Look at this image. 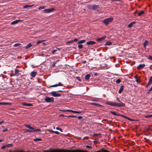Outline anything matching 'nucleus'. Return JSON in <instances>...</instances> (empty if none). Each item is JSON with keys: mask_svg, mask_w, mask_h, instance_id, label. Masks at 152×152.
Returning <instances> with one entry per match:
<instances>
[{"mask_svg": "<svg viewBox=\"0 0 152 152\" xmlns=\"http://www.w3.org/2000/svg\"><path fill=\"white\" fill-rule=\"evenodd\" d=\"M113 20V18H106L103 20V22L105 25H107L109 23L112 22Z\"/></svg>", "mask_w": 152, "mask_h": 152, "instance_id": "f257e3e1", "label": "nucleus"}, {"mask_svg": "<svg viewBox=\"0 0 152 152\" xmlns=\"http://www.w3.org/2000/svg\"><path fill=\"white\" fill-rule=\"evenodd\" d=\"M25 126L27 128H28L30 130H31V132H41V130L40 129H35L33 128L32 127L30 126L25 124Z\"/></svg>", "mask_w": 152, "mask_h": 152, "instance_id": "f03ea898", "label": "nucleus"}, {"mask_svg": "<svg viewBox=\"0 0 152 152\" xmlns=\"http://www.w3.org/2000/svg\"><path fill=\"white\" fill-rule=\"evenodd\" d=\"M88 8L90 9L96 10L99 9V7L98 5L92 4L89 5L88 6Z\"/></svg>", "mask_w": 152, "mask_h": 152, "instance_id": "7ed1b4c3", "label": "nucleus"}, {"mask_svg": "<svg viewBox=\"0 0 152 152\" xmlns=\"http://www.w3.org/2000/svg\"><path fill=\"white\" fill-rule=\"evenodd\" d=\"M44 100L46 102H53L54 101V99L53 97L47 96L45 98Z\"/></svg>", "mask_w": 152, "mask_h": 152, "instance_id": "20e7f679", "label": "nucleus"}, {"mask_svg": "<svg viewBox=\"0 0 152 152\" xmlns=\"http://www.w3.org/2000/svg\"><path fill=\"white\" fill-rule=\"evenodd\" d=\"M55 10L54 8H51V9H45L43 10L45 13H50Z\"/></svg>", "mask_w": 152, "mask_h": 152, "instance_id": "39448f33", "label": "nucleus"}, {"mask_svg": "<svg viewBox=\"0 0 152 152\" xmlns=\"http://www.w3.org/2000/svg\"><path fill=\"white\" fill-rule=\"evenodd\" d=\"M50 94L54 97H59L61 96V94H57L56 91H53L50 93Z\"/></svg>", "mask_w": 152, "mask_h": 152, "instance_id": "423d86ee", "label": "nucleus"}, {"mask_svg": "<svg viewBox=\"0 0 152 152\" xmlns=\"http://www.w3.org/2000/svg\"><path fill=\"white\" fill-rule=\"evenodd\" d=\"M63 111H66V112H72L73 113H81V112L80 111H75V110H62Z\"/></svg>", "mask_w": 152, "mask_h": 152, "instance_id": "0eeeda50", "label": "nucleus"}, {"mask_svg": "<svg viewBox=\"0 0 152 152\" xmlns=\"http://www.w3.org/2000/svg\"><path fill=\"white\" fill-rule=\"evenodd\" d=\"M152 83V76L150 78L149 81L147 83V84L146 85L145 87L146 88H148L150 85H151Z\"/></svg>", "mask_w": 152, "mask_h": 152, "instance_id": "6e6552de", "label": "nucleus"}, {"mask_svg": "<svg viewBox=\"0 0 152 152\" xmlns=\"http://www.w3.org/2000/svg\"><path fill=\"white\" fill-rule=\"evenodd\" d=\"M125 106V104L124 103L122 102H120V103H116V107H124Z\"/></svg>", "mask_w": 152, "mask_h": 152, "instance_id": "1a4fd4ad", "label": "nucleus"}, {"mask_svg": "<svg viewBox=\"0 0 152 152\" xmlns=\"http://www.w3.org/2000/svg\"><path fill=\"white\" fill-rule=\"evenodd\" d=\"M15 73L12 75V76H15L16 75H19V71L18 69H15Z\"/></svg>", "mask_w": 152, "mask_h": 152, "instance_id": "9d476101", "label": "nucleus"}, {"mask_svg": "<svg viewBox=\"0 0 152 152\" xmlns=\"http://www.w3.org/2000/svg\"><path fill=\"white\" fill-rule=\"evenodd\" d=\"M145 66V64H140L137 67V69L138 70H140L141 68L144 67Z\"/></svg>", "mask_w": 152, "mask_h": 152, "instance_id": "9b49d317", "label": "nucleus"}, {"mask_svg": "<svg viewBox=\"0 0 152 152\" xmlns=\"http://www.w3.org/2000/svg\"><path fill=\"white\" fill-rule=\"evenodd\" d=\"M96 43V42L92 41H90L88 42H86V44L88 45H93L95 44Z\"/></svg>", "mask_w": 152, "mask_h": 152, "instance_id": "f8f14e48", "label": "nucleus"}, {"mask_svg": "<svg viewBox=\"0 0 152 152\" xmlns=\"http://www.w3.org/2000/svg\"><path fill=\"white\" fill-rule=\"evenodd\" d=\"M106 36H104L103 37H102L99 38H97L96 40L98 42H100L104 40L106 38Z\"/></svg>", "mask_w": 152, "mask_h": 152, "instance_id": "ddd939ff", "label": "nucleus"}, {"mask_svg": "<svg viewBox=\"0 0 152 152\" xmlns=\"http://www.w3.org/2000/svg\"><path fill=\"white\" fill-rule=\"evenodd\" d=\"M63 86V85L61 83L59 82L58 83V84H56L54 85H53L52 86H51L49 87L50 88V87H56L58 86Z\"/></svg>", "mask_w": 152, "mask_h": 152, "instance_id": "4468645a", "label": "nucleus"}, {"mask_svg": "<svg viewBox=\"0 0 152 152\" xmlns=\"http://www.w3.org/2000/svg\"><path fill=\"white\" fill-rule=\"evenodd\" d=\"M22 104L23 105L26 106V107H29V106H33V105L30 103H26L25 102H23L22 103Z\"/></svg>", "mask_w": 152, "mask_h": 152, "instance_id": "2eb2a0df", "label": "nucleus"}, {"mask_svg": "<svg viewBox=\"0 0 152 152\" xmlns=\"http://www.w3.org/2000/svg\"><path fill=\"white\" fill-rule=\"evenodd\" d=\"M21 21V20H16L13 21L11 22V25H14L18 23L19 22H20Z\"/></svg>", "mask_w": 152, "mask_h": 152, "instance_id": "dca6fc26", "label": "nucleus"}, {"mask_svg": "<svg viewBox=\"0 0 152 152\" xmlns=\"http://www.w3.org/2000/svg\"><path fill=\"white\" fill-rule=\"evenodd\" d=\"M124 87V85H122L121 86L118 92L119 94H121L122 91H123Z\"/></svg>", "mask_w": 152, "mask_h": 152, "instance_id": "f3484780", "label": "nucleus"}, {"mask_svg": "<svg viewBox=\"0 0 152 152\" xmlns=\"http://www.w3.org/2000/svg\"><path fill=\"white\" fill-rule=\"evenodd\" d=\"M136 23L135 22L133 21L131 23H130L127 26V27L129 28H130L132 27L133 24Z\"/></svg>", "mask_w": 152, "mask_h": 152, "instance_id": "a211bd4d", "label": "nucleus"}, {"mask_svg": "<svg viewBox=\"0 0 152 152\" xmlns=\"http://www.w3.org/2000/svg\"><path fill=\"white\" fill-rule=\"evenodd\" d=\"M145 12L143 10H142L140 12H139L137 14V16H140L142 15H143L144 14Z\"/></svg>", "mask_w": 152, "mask_h": 152, "instance_id": "6ab92c4d", "label": "nucleus"}, {"mask_svg": "<svg viewBox=\"0 0 152 152\" xmlns=\"http://www.w3.org/2000/svg\"><path fill=\"white\" fill-rule=\"evenodd\" d=\"M91 77V74H88L86 75L85 77V80L86 81L88 80L89 79V78Z\"/></svg>", "mask_w": 152, "mask_h": 152, "instance_id": "aec40b11", "label": "nucleus"}, {"mask_svg": "<svg viewBox=\"0 0 152 152\" xmlns=\"http://www.w3.org/2000/svg\"><path fill=\"white\" fill-rule=\"evenodd\" d=\"M37 73V72L35 71L32 72L31 73V76L33 77H34L36 76Z\"/></svg>", "mask_w": 152, "mask_h": 152, "instance_id": "412c9836", "label": "nucleus"}, {"mask_svg": "<svg viewBox=\"0 0 152 152\" xmlns=\"http://www.w3.org/2000/svg\"><path fill=\"white\" fill-rule=\"evenodd\" d=\"M32 5H29L28 4L26 5L23 6V8L26 9L28 8V7H32Z\"/></svg>", "mask_w": 152, "mask_h": 152, "instance_id": "4be33fe9", "label": "nucleus"}, {"mask_svg": "<svg viewBox=\"0 0 152 152\" xmlns=\"http://www.w3.org/2000/svg\"><path fill=\"white\" fill-rule=\"evenodd\" d=\"M148 43V41L146 40H145L143 44L144 47V48H145L146 46L147 45Z\"/></svg>", "mask_w": 152, "mask_h": 152, "instance_id": "5701e85b", "label": "nucleus"}, {"mask_svg": "<svg viewBox=\"0 0 152 152\" xmlns=\"http://www.w3.org/2000/svg\"><path fill=\"white\" fill-rule=\"evenodd\" d=\"M32 46V44L31 43H30L25 46V48L26 49L29 48H30Z\"/></svg>", "mask_w": 152, "mask_h": 152, "instance_id": "b1692460", "label": "nucleus"}, {"mask_svg": "<svg viewBox=\"0 0 152 152\" xmlns=\"http://www.w3.org/2000/svg\"><path fill=\"white\" fill-rule=\"evenodd\" d=\"M11 104V103H8V102H0V105H8Z\"/></svg>", "mask_w": 152, "mask_h": 152, "instance_id": "393cba45", "label": "nucleus"}, {"mask_svg": "<svg viewBox=\"0 0 152 152\" xmlns=\"http://www.w3.org/2000/svg\"><path fill=\"white\" fill-rule=\"evenodd\" d=\"M112 44V43L110 41H107L106 42V43L104 45H109Z\"/></svg>", "mask_w": 152, "mask_h": 152, "instance_id": "a878e982", "label": "nucleus"}, {"mask_svg": "<svg viewBox=\"0 0 152 152\" xmlns=\"http://www.w3.org/2000/svg\"><path fill=\"white\" fill-rule=\"evenodd\" d=\"M86 40L85 39L79 41L78 42V44H81L83 43L86 42Z\"/></svg>", "mask_w": 152, "mask_h": 152, "instance_id": "bb28decb", "label": "nucleus"}, {"mask_svg": "<svg viewBox=\"0 0 152 152\" xmlns=\"http://www.w3.org/2000/svg\"><path fill=\"white\" fill-rule=\"evenodd\" d=\"M110 113L114 115H117V116H118V114H117L116 112H114V111H111L110 112Z\"/></svg>", "mask_w": 152, "mask_h": 152, "instance_id": "cd10ccee", "label": "nucleus"}, {"mask_svg": "<svg viewBox=\"0 0 152 152\" xmlns=\"http://www.w3.org/2000/svg\"><path fill=\"white\" fill-rule=\"evenodd\" d=\"M118 116H121L122 117H124V118H126L127 119V118H128V117H126V116L124 115H123L120 114H118Z\"/></svg>", "mask_w": 152, "mask_h": 152, "instance_id": "c85d7f7f", "label": "nucleus"}, {"mask_svg": "<svg viewBox=\"0 0 152 152\" xmlns=\"http://www.w3.org/2000/svg\"><path fill=\"white\" fill-rule=\"evenodd\" d=\"M42 140V139L40 138H36L34 139V141H41Z\"/></svg>", "mask_w": 152, "mask_h": 152, "instance_id": "c756f323", "label": "nucleus"}, {"mask_svg": "<svg viewBox=\"0 0 152 152\" xmlns=\"http://www.w3.org/2000/svg\"><path fill=\"white\" fill-rule=\"evenodd\" d=\"M69 117H71L72 118H77V116L74 115H68L67 117L69 118Z\"/></svg>", "mask_w": 152, "mask_h": 152, "instance_id": "7c9ffc66", "label": "nucleus"}, {"mask_svg": "<svg viewBox=\"0 0 152 152\" xmlns=\"http://www.w3.org/2000/svg\"><path fill=\"white\" fill-rule=\"evenodd\" d=\"M44 41H45L44 40H38L37 41V45L39 44L40 43H41Z\"/></svg>", "mask_w": 152, "mask_h": 152, "instance_id": "2f4dec72", "label": "nucleus"}, {"mask_svg": "<svg viewBox=\"0 0 152 152\" xmlns=\"http://www.w3.org/2000/svg\"><path fill=\"white\" fill-rule=\"evenodd\" d=\"M121 82V80L120 79H117L116 81V83L117 84Z\"/></svg>", "mask_w": 152, "mask_h": 152, "instance_id": "473e14b6", "label": "nucleus"}, {"mask_svg": "<svg viewBox=\"0 0 152 152\" xmlns=\"http://www.w3.org/2000/svg\"><path fill=\"white\" fill-rule=\"evenodd\" d=\"M12 144L11 143V144H8L7 145H6V147H8V148H9V147H12Z\"/></svg>", "mask_w": 152, "mask_h": 152, "instance_id": "72a5a7b5", "label": "nucleus"}, {"mask_svg": "<svg viewBox=\"0 0 152 152\" xmlns=\"http://www.w3.org/2000/svg\"><path fill=\"white\" fill-rule=\"evenodd\" d=\"M116 102H112L111 106H113L116 107Z\"/></svg>", "mask_w": 152, "mask_h": 152, "instance_id": "f704fd0d", "label": "nucleus"}, {"mask_svg": "<svg viewBox=\"0 0 152 152\" xmlns=\"http://www.w3.org/2000/svg\"><path fill=\"white\" fill-rule=\"evenodd\" d=\"M78 47L79 49H82L83 47V45L81 44H79L78 45Z\"/></svg>", "mask_w": 152, "mask_h": 152, "instance_id": "c9c22d12", "label": "nucleus"}, {"mask_svg": "<svg viewBox=\"0 0 152 152\" xmlns=\"http://www.w3.org/2000/svg\"><path fill=\"white\" fill-rule=\"evenodd\" d=\"M57 51V49H54L51 52L52 54H54Z\"/></svg>", "mask_w": 152, "mask_h": 152, "instance_id": "e433bc0d", "label": "nucleus"}, {"mask_svg": "<svg viewBox=\"0 0 152 152\" xmlns=\"http://www.w3.org/2000/svg\"><path fill=\"white\" fill-rule=\"evenodd\" d=\"M20 45H21V44L19 43H16L14 44V46L15 47H17L18 46H19Z\"/></svg>", "mask_w": 152, "mask_h": 152, "instance_id": "4c0bfd02", "label": "nucleus"}, {"mask_svg": "<svg viewBox=\"0 0 152 152\" xmlns=\"http://www.w3.org/2000/svg\"><path fill=\"white\" fill-rule=\"evenodd\" d=\"M101 135V134L100 133H97V134H94V136H98L100 135Z\"/></svg>", "mask_w": 152, "mask_h": 152, "instance_id": "58836bf2", "label": "nucleus"}, {"mask_svg": "<svg viewBox=\"0 0 152 152\" xmlns=\"http://www.w3.org/2000/svg\"><path fill=\"white\" fill-rule=\"evenodd\" d=\"M56 129L57 130H59V131H60L61 132H63L62 129H61L59 127H57L56 128Z\"/></svg>", "mask_w": 152, "mask_h": 152, "instance_id": "ea45409f", "label": "nucleus"}, {"mask_svg": "<svg viewBox=\"0 0 152 152\" xmlns=\"http://www.w3.org/2000/svg\"><path fill=\"white\" fill-rule=\"evenodd\" d=\"M127 119H128V120H129L130 121H135V120L130 118H129V117Z\"/></svg>", "mask_w": 152, "mask_h": 152, "instance_id": "a19ab883", "label": "nucleus"}, {"mask_svg": "<svg viewBox=\"0 0 152 152\" xmlns=\"http://www.w3.org/2000/svg\"><path fill=\"white\" fill-rule=\"evenodd\" d=\"M152 117V114L148 115H147L145 116V117L146 118H150V117Z\"/></svg>", "mask_w": 152, "mask_h": 152, "instance_id": "79ce46f5", "label": "nucleus"}, {"mask_svg": "<svg viewBox=\"0 0 152 152\" xmlns=\"http://www.w3.org/2000/svg\"><path fill=\"white\" fill-rule=\"evenodd\" d=\"M148 58L150 60L152 61V56H150L148 57Z\"/></svg>", "mask_w": 152, "mask_h": 152, "instance_id": "37998d69", "label": "nucleus"}, {"mask_svg": "<svg viewBox=\"0 0 152 152\" xmlns=\"http://www.w3.org/2000/svg\"><path fill=\"white\" fill-rule=\"evenodd\" d=\"M152 91V90H151L150 88L149 89V90L146 93V94H149L150 93V92Z\"/></svg>", "mask_w": 152, "mask_h": 152, "instance_id": "c03bdc74", "label": "nucleus"}, {"mask_svg": "<svg viewBox=\"0 0 152 152\" xmlns=\"http://www.w3.org/2000/svg\"><path fill=\"white\" fill-rule=\"evenodd\" d=\"M45 8V7H44V6H42V7H40L39 8V10H42V9H43Z\"/></svg>", "mask_w": 152, "mask_h": 152, "instance_id": "a18cd8bd", "label": "nucleus"}, {"mask_svg": "<svg viewBox=\"0 0 152 152\" xmlns=\"http://www.w3.org/2000/svg\"><path fill=\"white\" fill-rule=\"evenodd\" d=\"M111 102H106V104L108 105H110L111 106Z\"/></svg>", "mask_w": 152, "mask_h": 152, "instance_id": "49530a36", "label": "nucleus"}, {"mask_svg": "<svg viewBox=\"0 0 152 152\" xmlns=\"http://www.w3.org/2000/svg\"><path fill=\"white\" fill-rule=\"evenodd\" d=\"M86 148H90V149L92 148V147L89 145H86Z\"/></svg>", "mask_w": 152, "mask_h": 152, "instance_id": "de8ad7c7", "label": "nucleus"}, {"mask_svg": "<svg viewBox=\"0 0 152 152\" xmlns=\"http://www.w3.org/2000/svg\"><path fill=\"white\" fill-rule=\"evenodd\" d=\"M31 131L30 130L28 129H26V132H30Z\"/></svg>", "mask_w": 152, "mask_h": 152, "instance_id": "09e8293b", "label": "nucleus"}, {"mask_svg": "<svg viewBox=\"0 0 152 152\" xmlns=\"http://www.w3.org/2000/svg\"><path fill=\"white\" fill-rule=\"evenodd\" d=\"M77 79V80L79 81H81V79L80 78V77H76Z\"/></svg>", "mask_w": 152, "mask_h": 152, "instance_id": "8fccbe9b", "label": "nucleus"}, {"mask_svg": "<svg viewBox=\"0 0 152 152\" xmlns=\"http://www.w3.org/2000/svg\"><path fill=\"white\" fill-rule=\"evenodd\" d=\"M77 117L78 118L79 120L83 118L82 116H79Z\"/></svg>", "mask_w": 152, "mask_h": 152, "instance_id": "3c124183", "label": "nucleus"}, {"mask_svg": "<svg viewBox=\"0 0 152 152\" xmlns=\"http://www.w3.org/2000/svg\"><path fill=\"white\" fill-rule=\"evenodd\" d=\"M6 145H4V146H3L1 148V149H5L6 147Z\"/></svg>", "mask_w": 152, "mask_h": 152, "instance_id": "603ef678", "label": "nucleus"}, {"mask_svg": "<svg viewBox=\"0 0 152 152\" xmlns=\"http://www.w3.org/2000/svg\"><path fill=\"white\" fill-rule=\"evenodd\" d=\"M77 38H75L73 40H72L73 42L77 41Z\"/></svg>", "mask_w": 152, "mask_h": 152, "instance_id": "864d4df0", "label": "nucleus"}, {"mask_svg": "<svg viewBox=\"0 0 152 152\" xmlns=\"http://www.w3.org/2000/svg\"><path fill=\"white\" fill-rule=\"evenodd\" d=\"M72 42H72V40H70V41H68L67 42V43L70 44V43H72Z\"/></svg>", "mask_w": 152, "mask_h": 152, "instance_id": "5fc2aeb1", "label": "nucleus"}, {"mask_svg": "<svg viewBox=\"0 0 152 152\" xmlns=\"http://www.w3.org/2000/svg\"><path fill=\"white\" fill-rule=\"evenodd\" d=\"M8 131V129H5L2 130L3 132H5Z\"/></svg>", "mask_w": 152, "mask_h": 152, "instance_id": "6e6d98bb", "label": "nucleus"}, {"mask_svg": "<svg viewBox=\"0 0 152 152\" xmlns=\"http://www.w3.org/2000/svg\"><path fill=\"white\" fill-rule=\"evenodd\" d=\"M60 116H63V117H67V115H63V114H61V115H60Z\"/></svg>", "mask_w": 152, "mask_h": 152, "instance_id": "4d7b16f0", "label": "nucleus"}, {"mask_svg": "<svg viewBox=\"0 0 152 152\" xmlns=\"http://www.w3.org/2000/svg\"><path fill=\"white\" fill-rule=\"evenodd\" d=\"M54 133L57 134H59V133L58 132V131H54Z\"/></svg>", "mask_w": 152, "mask_h": 152, "instance_id": "13d9d810", "label": "nucleus"}, {"mask_svg": "<svg viewBox=\"0 0 152 152\" xmlns=\"http://www.w3.org/2000/svg\"><path fill=\"white\" fill-rule=\"evenodd\" d=\"M48 131L49 132H54V131H53L52 130H51L50 129H48Z\"/></svg>", "mask_w": 152, "mask_h": 152, "instance_id": "bf43d9fd", "label": "nucleus"}, {"mask_svg": "<svg viewBox=\"0 0 152 152\" xmlns=\"http://www.w3.org/2000/svg\"><path fill=\"white\" fill-rule=\"evenodd\" d=\"M136 81L138 83H140V81L138 80V78L136 79Z\"/></svg>", "mask_w": 152, "mask_h": 152, "instance_id": "052dcab7", "label": "nucleus"}, {"mask_svg": "<svg viewBox=\"0 0 152 152\" xmlns=\"http://www.w3.org/2000/svg\"><path fill=\"white\" fill-rule=\"evenodd\" d=\"M92 104L94 105H99V104H97V103H92Z\"/></svg>", "mask_w": 152, "mask_h": 152, "instance_id": "680f3d73", "label": "nucleus"}, {"mask_svg": "<svg viewBox=\"0 0 152 152\" xmlns=\"http://www.w3.org/2000/svg\"><path fill=\"white\" fill-rule=\"evenodd\" d=\"M134 77L136 79H137V75H135L134 76Z\"/></svg>", "mask_w": 152, "mask_h": 152, "instance_id": "e2e57ef3", "label": "nucleus"}, {"mask_svg": "<svg viewBox=\"0 0 152 152\" xmlns=\"http://www.w3.org/2000/svg\"><path fill=\"white\" fill-rule=\"evenodd\" d=\"M4 121L3 120V121H1L0 122V125H1L2 123H4Z\"/></svg>", "mask_w": 152, "mask_h": 152, "instance_id": "0e129e2a", "label": "nucleus"}, {"mask_svg": "<svg viewBox=\"0 0 152 152\" xmlns=\"http://www.w3.org/2000/svg\"><path fill=\"white\" fill-rule=\"evenodd\" d=\"M82 62L83 64H84L86 63V61H83Z\"/></svg>", "mask_w": 152, "mask_h": 152, "instance_id": "69168bd1", "label": "nucleus"}, {"mask_svg": "<svg viewBox=\"0 0 152 152\" xmlns=\"http://www.w3.org/2000/svg\"><path fill=\"white\" fill-rule=\"evenodd\" d=\"M110 58L111 59V58H113L114 59V60H115V58L114 57H113V56H112V57H110Z\"/></svg>", "mask_w": 152, "mask_h": 152, "instance_id": "338daca9", "label": "nucleus"}, {"mask_svg": "<svg viewBox=\"0 0 152 152\" xmlns=\"http://www.w3.org/2000/svg\"><path fill=\"white\" fill-rule=\"evenodd\" d=\"M116 99L119 102H121V101L118 98H117Z\"/></svg>", "mask_w": 152, "mask_h": 152, "instance_id": "774afa93", "label": "nucleus"}]
</instances>
